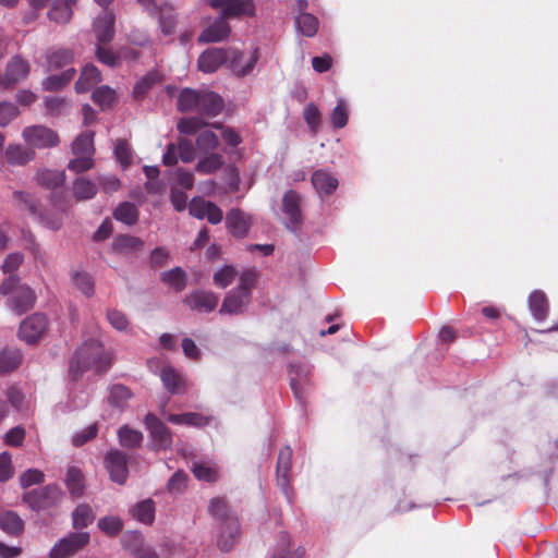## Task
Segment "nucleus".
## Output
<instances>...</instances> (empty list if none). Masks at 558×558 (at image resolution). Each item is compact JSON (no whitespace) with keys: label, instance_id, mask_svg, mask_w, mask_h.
<instances>
[{"label":"nucleus","instance_id":"obj_47","mask_svg":"<svg viewBox=\"0 0 558 558\" xmlns=\"http://www.w3.org/2000/svg\"><path fill=\"white\" fill-rule=\"evenodd\" d=\"M131 397L132 392L126 386L117 384L110 388L108 401L112 407L122 410L126 407V403Z\"/></svg>","mask_w":558,"mask_h":558},{"label":"nucleus","instance_id":"obj_27","mask_svg":"<svg viewBox=\"0 0 558 558\" xmlns=\"http://www.w3.org/2000/svg\"><path fill=\"white\" fill-rule=\"evenodd\" d=\"M76 0H53L51 9L48 11L50 21L58 24H64L70 21L73 14V5Z\"/></svg>","mask_w":558,"mask_h":558},{"label":"nucleus","instance_id":"obj_3","mask_svg":"<svg viewBox=\"0 0 558 558\" xmlns=\"http://www.w3.org/2000/svg\"><path fill=\"white\" fill-rule=\"evenodd\" d=\"M208 512L219 527L217 545L221 551H229L240 536V523L235 513L231 510L226 499L211 498Z\"/></svg>","mask_w":558,"mask_h":558},{"label":"nucleus","instance_id":"obj_46","mask_svg":"<svg viewBox=\"0 0 558 558\" xmlns=\"http://www.w3.org/2000/svg\"><path fill=\"white\" fill-rule=\"evenodd\" d=\"M223 158L218 153H208L204 157H199L196 170L201 173L209 174L221 168Z\"/></svg>","mask_w":558,"mask_h":558},{"label":"nucleus","instance_id":"obj_15","mask_svg":"<svg viewBox=\"0 0 558 558\" xmlns=\"http://www.w3.org/2000/svg\"><path fill=\"white\" fill-rule=\"evenodd\" d=\"M292 464V449L289 446L283 447L277 460V484L281 488L286 498L291 502V487H290V470Z\"/></svg>","mask_w":558,"mask_h":558},{"label":"nucleus","instance_id":"obj_33","mask_svg":"<svg viewBox=\"0 0 558 558\" xmlns=\"http://www.w3.org/2000/svg\"><path fill=\"white\" fill-rule=\"evenodd\" d=\"M95 520V512L87 504H80L72 512V525L75 530H83Z\"/></svg>","mask_w":558,"mask_h":558},{"label":"nucleus","instance_id":"obj_54","mask_svg":"<svg viewBox=\"0 0 558 558\" xmlns=\"http://www.w3.org/2000/svg\"><path fill=\"white\" fill-rule=\"evenodd\" d=\"M192 472L197 480L204 482H215L218 477L217 469L206 463H193Z\"/></svg>","mask_w":558,"mask_h":558},{"label":"nucleus","instance_id":"obj_9","mask_svg":"<svg viewBox=\"0 0 558 558\" xmlns=\"http://www.w3.org/2000/svg\"><path fill=\"white\" fill-rule=\"evenodd\" d=\"M258 49L245 52L236 49H228L227 65L238 77H244L252 73L258 61Z\"/></svg>","mask_w":558,"mask_h":558},{"label":"nucleus","instance_id":"obj_8","mask_svg":"<svg viewBox=\"0 0 558 558\" xmlns=\"http://www.w3.org/2000/svg\"><path fill=\"white\" fill-rule=\"evenodd\" d=\"M89 539L87 532H72L53 545L49 558H70L87 546Z\"/></svg>","mask_w":558,"mask_h":558},{"label":"nucleus","instance_id":"obj_37","mask_svg":"<svg viewBox=\"0 0 558 558\" xmlns=\"http://www.w3.org/2000/svg\"><path fill=\"white\" fill-rule=\"evenodd\" d=\"M0 527L10 535H19L24 530V522L21 517L13 511H5L0 514Z\"/></svg>","mask_w":558,"mask_h":558},{"label":"nucleus","instance_id":"obj_18","mask_svg":"<svg viewBox=\"0 0 558 558\" xmlns=\"http://www.w3.org/2000/svg\"><path fill=\"white\" fill-rule=\"evenodd\" d=\"M301 196L293 190L284 193L282 197V211L288 218L287 227L291 231H296L302 223Z\"/></svg>","mask_w":558,"mask_h":558},{"label":"nucleus","instance_id":"obj_17","mask_svg":"<svg viewBox=\"0 0 558 558\" xmlns=\"http://www.w3.org/2000/svg\"><path fill=\"white\" fill-rule=\"evenodd\" d=\"M29 70V63L26 60L22 59L20 56H14L8 62L0 83L7 88L13 87L27 77Z\"/></svg>","mask_w":558,"mask_h":558},{"label":"nucleus","instance_id":"obj_64","mask_svg":"<svg viewBox=\"0 0 558 558\" xmlns=\"http://www.w3.org/2000/svg\"><path fill=\"white\" fill-rule=\"evenodd\" d=\"M187 475L183 471H177L168 481L167 488L171 494H180L184 490Z\"/></svg>","mask_w":558,"mask_h":558},{"label":"nucleus","instance_id":"obj_5","mask_svg":"<svg viewBox=\"0 0 558 558\" xmlns=\"http://www.w3.org/2000/svg\"><path fill=\"white\" fill-rule=\"evenodd\" d=\"M0 293L8 295L7 304L17 315L31 311L36 302L35 291L29 286L21 283L20 278L14 275L2 281Z\"/></svg>","mask_w":558,"mask_h":558},{"label":"nucleus","instance_id":"obj_11","mask_svg":"<svg viewBox=\"0 0 558 558\" xmlns=\"http://www.w3.org/2000/svg\"><path fill=\"white\" fill-rule=\"evenodd\" d=\"M47 324L46 316L40 313H35L26 317L20 325V339L28 344L36 343L46 331Z\"/></svg>","mask_w":558,"mask_h":558},{"label":"nucleus","instance_id":"obj_43","mask_svg":"<svg viewBox=\"0 0 558 558\" xmlns=\"http://www.w3.org/2000/svg\"><path fill=\"white\" fill-rule=\"evenodd\" d=\"M113 217L128 226H133L138 219L136 206L130 202L121 203L113 211Z\"/></svg>","mask_w":558,"mask_h":558},{"label":"nucleus","instance_id":"obj_2","mask_svg":"<svg viewBox=\"0 0 558 558\" xmlns=\"http://www.w3.org/2000/svg\"><path fill=\"white\" fill-rule=\"evenodd\" d=\"M111 365L110 356L106 352L102 343L90 339L85 341L73 354L70 360V376L72 380H77L86 371H94L96 374H102Z\"/></svg>","mask_w":558,"mask_h":558},{"label":"nucleus","instance_id":"obj_44","mask_svg":"<svg viewBox=\"0 0 558 558\" xmlns=\"http://www.w3.org/2000/svg\"><path fill=\"white\" fill-rule=\"evenodd\" d=\"M318 20L310 13H299L295 17V27L306 37H313L318 31Z\"/></svg>","mask_w":558,"mask_h":558},{"label":"nucleus","instance_id":"obj_58","mask_svg":"<svg viewBox=\"0 0 558 558\" xmlns=\"http://www.w3.org/2000/svg\"><path fill=\"white\" fill-rule=\"evenodd\" d=\"M45 481V474L38 469H28L20 476V485L22 488H28L33 485L41 484Z\"/></svg>","mask_w":558,"mask_h":558},{"label":"nucleus","instance_id":"obj_29","mask_svg":"<svg viewBox=\"0 0 558 558\" xmlns=\"http://www.w3.org/2000/svg\"><path fill=\"white\" fill-rule=\"evenodd\" d=\"M74 53L70 49L59 48L48 52L47 65L49 71H56L71 65Z\"/></svg>","mask_w":558,"mask_h":558},{"label":"nucleus","instance_id":"obj_1","mask_svg":"<svg viewBox=\"0 0 558 558\" xmlns=\"http://www.w3.org/2000/svg\"><path fill=\"white\" fill-rule=\"evenodd\" d=\"M213 9L220 10L219 15L198 36L199 43H218L231 33L228 23L231 19L251 17L255 15L253 0H204Z\"/></svg>","mask_w":558,"mask_h":558},{"label":"nucleus","instance_id":"obj_63","mask_svg":"<svg viewBox=\"0 0 558 558\" xmlns=\"http://www.w3.org/2000/svg\"><path fill=\"white\" fill-rule=\"evenodd\" d=\"M98 433V426L96 423L90 424L89 426L85 427L81 432L76 433L72 437V444L76 447L83 446L87 441L92 440L96 437Z\"/></svg>","mask_w":558,"mask_h":558},{"label":"nucleus","instance_id":"obj_55","mask_svg":"<svg viewBox=\"0 0 558 558\" xmlns=\"http://www.w3.org/2000/svg\"><path fill=\"white\" fill-rule=\"evenodd\" d=\"M98 527L100 531H102L107 535L114 536L118 533H120V531L122 530L123 522L118 517L109 515V517L101 518L98 521Z\"/></svg>","mask_w":558,"mask_h":558},{"label":"nucleus","instance_id":"obj_21","mask_svg":"<svg viewBox=\"0 0 558 558\" xmlns=\"http://www.w3.org/2000/svg\"><path fill=\"white\" fill-rule=\"evenodd\" d=\"M226 226L233 236L244 238L251 226L250 216L239 208H232L227 213Z\"/></svg>","mask_w":558,"mask_h":558},{"label":"nucleus","instance_id":"obj_51","mask_svg":"<svg viewBox=\"0 0 558 558\" xmlns=\"http://www.w3.org/2000/svg\"><path fill=\"white\" fill-rule=\"evenodd\" d=\"M116 93L108 86H100L92 94V99L102 109L109 108L114 101Z\"/></svg>","mask_w":558,"mask_h":558},{"label":"nucleus","instance_id":"obj_48","mask_svg":"<svg viewBox=\"0 0 558 558\" xmlns=\"http://www.w3.org/2000/svg\"><path fill=\"white\" fill-rule=\"evenodd\" d=\"M349 119L348 104L344 99H338L336 107L330 113V123L333 129H342Z\"/></svg>","mask_w":558,"mask_h":558},{"label":"nucleus","instance_id":"obj_31","mask_svg":"<svg viewBox=\"0 0 558 558\" xmlns=\"http://www.w3.org/2000/svg\"><path fill=\"white\" fill-rule=\"evenodd\" d=\"M119 444L126 449L138 448L144 439L143 433L130 427L129 425H122L118 429Z\"/></svg>","mask_w":558,"mask_h":558},{"label":"nucleus","instance_id":"obj_39","mask_svg":"<svg viewBox=\"0 0 558 558\" xmlns=\"http://www.w3.org/2000/svg\"><path fill=\"white\" fill-rule=\"evenodd\" d=\"M22 352L17 349L5 348L0 352V373L15 369L22 362Z\"/></svg>","mask_w":558,"mask_h":558},{"label":"nucleus","instance_id":"obj_24","mask_svg":"<svg viewBox=\"0 0 558 558\" xmlns=\"http://www.w3.org/2000/svg\"><path fill=\"white\" fill-rule=\"evenodd\" d=\"M312 184L319 196L331 195L338 187V179L325 170H317L312 175Z\"/></svg>","mask_w":558,"mask_h":558},{"label":"nucleus","instance_id":"obj_41","mask_svg":"<svg viewBox=\"0 0 558 558\" xmlns=\"http://www.w3.org/2000/svg\"><path fill=\"white\" fill-rule=\"evenodd\" d=\"M201 92L191 88H184L178 98V109L181 112H197Z\"/></svg>","mask_w":558,"mask_h":558},{"label":"nucleus","instance_id":"obj_25","mask_svg":"<svg viewBox=\"0 0 558 558\" xmlns=\"http://www.w3.org/2000/svg\"><path fill=\"white\" fill-rule=\"evenodd\" d=\"M530 312L537 322H544L549 312V302L542 290L533 291L527 300Z\"/></svg>","mask_w":558,"mask_h":558},{"label":"nucleus","instance_id":"obj_38","mask_svg":"<svg viewBox=\"0 0 558 558\" xmlns=\"http://www.w3.org/2000/svg\"><path fill=\"white\" fill-rule=\"evenodd\" d=\"M157 15L159 17L161 32L166 36L171 35L174 32L177 23L174 9L168 3L160 4L157 11Z\"/></svg>","mask_w":558,"mask_h":558},{"label":"nucleus","instance_id":"obj_57","mask_svg":"<svg viewBox=\"0 0 558 558\" xmlns=\"http://www.w3.org/2000/svg\"><path fill=\"white\" fill-rule=\"evenodd\" d=\"M303 116L311 131L313 133H316L322 122V114L318 107L314 104L306 105V107L304 108Z\"/></svg>","mask_w":558,"mask_h":558},{"label":"nucleus","instance_id":"obj_34","mask_svg":"<svg viewBox=\"0 0 558 558\" xmlns=\"http://www.w3.org/2000/svg\"><path fill=\"white\" fill-rule=\"evenodd\" d=\"M160 280L173 288L174 291L181 292L186 287L187 275L181 267H174L173 269L161 272Z\"/></svg>","mask_w":558,"mask_h":558},{"label":"nucleus","instance_id":"obj_60","mask_svg":"<svg viewBox=\"0 0 558 558\" xmlns=\"http://www.w3.org/2000/svg\"><path fill=\"white\" fill-rule=\"evenodd\" d=\"M105 44H98L96 47V57L99 62L114 68L119 64V57L109 48L104 47Z\"/></svg>","mask_w":558,"mask_h":558},{"label":"nucleus","instance_id":"obj_4","mask_svg":"<svg viewBox=\"0 0 558 558\" xmlns=\"http://www.w3.org/2000/svg\"><path fill=\"white\" fill-rule=\"evenodd\" d=\"M257 280V272L254 269L244 270L239 278L236 288L230 290L221 304L220 314L240 315L252 302V291Z\"/></svg>","mask_w":558,"mask_h":558},{"label":"nucleus","instance_id":"obj_36","mask_svg":"<svg viewBox=\"0 0 558 558\" xmlns=\"http://www.w3.org/2000/svg\"><path fill=\"white\" fill-rule=\"evenodd\" d=\"M34 158V151L22 145H9L5 149V159L10 165L23 166Z\"/></svg>","mask_w":558,"mask_h":558},{"label":"nucleus","instance_id":"obj_42","mask_svg":"<svg viewBox=\"0 0 558 558\" xmlns=\"http://www.w3.org/2000/svg\"><path fill=\"white\" fill-rule=\"evenodd\" d=\"M75 74V69L72 66H69L65 69L61 74H54L48 76L44 82L43 86L46 90H59L63 86H65Z\"/></svg>","mask_w":558,"mask_h":558},{"label":"nucleus","instance_id":"obj_16","mask_svg":"<svg viewBox=\"0 0 558 558\" xmlns=\"http://www.w3.org/2000/svg\"><path fill=\"white\" fill-rule=\"evenodd\" d=\"M311 366L304 361L292 362L289 366L290 386L298 400H302L310 384Z\"/></svg>","mask_w":558,"mask_h":558},{"label":"nucleus","instance_id":"obj_62","mask_svg":"<svg viewBox=\"0 0 558 558\" xmlns=\"http://www.w3.org/2000/svg\"><path fill=\"white\" fill-rule=\"evenodd\" d=\"M19 113L20 110L14 104L8 101L0 102V125H8Z\"/></svg>","mask_w":558,"mask_h":558},{"label":"nucleus","instance_id":"obj_20","mask_svg":"<svg viewBox=\"0 0 558 558\" xmlns=\"http://www.w3.org/2000/svg\"><path fill=\"white\" fill-rule=\"evenodd\" d=\"M228 49L209 48L205 50L198 58V69L204 73H214L222 64H227Z\"/></svg>","mask_w":558,"mask_h":558},{"label":"nucleus","instance_id":"obj_6","mask_svg":"<svg viewBox=\"0 0 558 558\" xmlns=\"http://www.w3.org/2000/svg\"><path fill=\"white\" fill-rule=\"evenodd\" d=\"M64 496L62 488L58 484L51 483L25 493L22 500L33 511L39 512L59 507Z\"/></svg>","mask_w":558,"mask_h":558},{"label":"nucleus","instance_id":"obj_50","mask_svg":"<svg viewBox=\"0 0 558 558\" xmlns=\"http://www.w3.org/2000/svg\"><path fill=\"white\" fill-rule=\"evenodd\" d=\"M75 287L86 296H92L95 292V283L89 274L86 271H76L73 275Z\"/></svg>","mask_w":558,"mask_h":558},{"label":"nucleus","instance_id":"obj_14","mask_svg":"<svg viewBox=\"0 0 558 558\" xmlns=\"http://www.w3.org/2000/svg\"><path fill=\"white\" fill-rule=\"evenodd\" d=\"M219 296L213 291L195 290L185 295L183 303L199 313H211L218 305Z\"/></svg>","mask_w":558,"mask_h":558},{"label":"nucleus","instance_id":"obj_32","mask_svg":"<svg viewBox=\"0 0 558 558\" xmlns=\"http://www.w3.org/2000/svg\"><path fill=\"white\" fill-rule=\"evenodd\" d=\"M73 195L76 201H87L96 196L98 187L97 183L81 177L73 182Z\"/></svg>","mask_w":558,"mask_h":558},{"label":"nucleus","instance_id":"obj_45","mask_svg":"<svg viewBox=\"0 0 558 558\" xmlns=\"http://www.w3.org/2000/svg\"><path fill=\"white\" fill-rule=\"evenodd\" d=\"M160 75L156 71L148 72L140 81L136 82L133 88V96L136 99H142L146 94L160 82Z\"/></svg>","mask_w":558,"mask_h":558},{"label":"nucleus","instance_id":"obj_30","mask_svg":"<svg viewBox=\"0 0 558 558\" xmlns=\"http://www.w3.org/2000/svg\"><path fill=\"white\" fill-rule=\"evenodd\" d=\"M142 247L143 241L129 234L116 236L112 243V251L117 254H130L140 251Z\"/></svg>","mask_w":558,"mask_h":558},{"label":"nucleus","instance_id":"obj_26","mask_svg":"<svg viewBox=\"0 0 558 558\" xmlns=\"http://www.w3.org/2000/svg\"><path fill=\"white\" fill-rule=\"evenodd\" d=\"M160 379L165 389L171 395L181 393L185 389L184 378L170 365L161 368Z\"/></svg>","mask_w":558,"mask_h":558},{"label":"nucleus","instance_id":"obj_23","mask_svg":"<svg viewBox=\"0 0 558 558\" xmlns=\"http://www.w3.org/2000/svg\"><path fill=\"white\" fill-rule=\"evenodd\" d=\"M223 108L222 98L214 92H201L197 112L207 116L216 117Z\"/></svg>","mask_w":558,"mask_h":558},{"label":"nucleus","instance_id":"obj_40","mask_svg":"<svg viewBox=\"0 0 558 558\" xmlns=\"http://www.w3.org/2000/svg\"><path fill=\"white\" fill-rule=\"evenodd\" d=\"M94 135L93 131H85L81 133L72 144L73 154L93 156L95 153Z\"/></svg>","mask_w":558,"mask_h":558},{"label":"nucleus","instance_id":"obj_12","mask_svg":"<svg viewBox=\"0 0 558 558\" xmlns=\"http://www.w3.org/2000/svg\"><path fill=\"white\" fill-rule=\"evenodd\" d=\"M105 465L110 478L117 484H124L128 480V456L118 449H112L105 457Z\"/></svg>","mask_w":558,"mask_h":558},{"label":"nucleus","instance_id":"obj_49","mask_svg":"<svg viewBox=\"0 0 558 558\" xmlns=\"http://www.w3.org/2000/svg\"><path fill=\"white\" fill-rule=\"evenodd\" d=\"M218 136L210 130L202 131L196 138L197 149L203 154L214 151L218 147Z\"/></svg>","mask_w":558,"mask_h":558},{"label":"nucleus","instance_id":"obj_52","mask_svg":"<svg viewBox=\"0 0 558 558\" xmlns=\"http://www.w3.org/2000/svg\"><path fill=\"white\" fill-rule=\"evenodd\" d=\"M207 123L199 117L183 118L178 122L181 134L192 135L203 129Z\"/></svg>","mask_w":558,"mask_h":558},{"label":"nucleus","instance_id":"obj_22","mask_svg":"<svg viewBox=\"0 0 558 558\" xmlns=\"http://www.w3.org/2000/svg\"><path fill=\"white\" fill-rule=\"evenodd\" d=\"M64 483L70 496L73 499L80 498L85 492V477L82 470L71 465L66 470Z\"/></svg>","mask_w":558,"mask_h":558},{"label":"nucleus","instance_id":"obj_10","mask_svg":"<svg viewBox=\"0 0 558 558\" xmlns=\"http://www.w3.org/2000/svg\"><path fill=\"white\" fill-rule=\"evenodd\" d=\"M146 429L151 438V449L155 451L169 449L172 445L170 429L153 413L146 414L144 418Z\"/></svg>","mask_w":558,"mask_h":558},{"label":"nucleus","instance_id":"obj_28","mask_svg":"<svg viewBox=\"0 0 558 558\" xmlns=\"http://www.w3.org/2000/svg\"><path fill=\"white\" fill-rule=\"evenodd\" d=\"M101 81L100 71L94 64H86L75 83L77 93H86Z\"/></svg>","mask_w":558,"mask_h":558},{"label":"nucleus","instance_id":"obj_59","mask_svg":"<svg viewBox=\"0 0 558 558\" xmlns=\"http://www.w3.org/2000/svg\"><path fill=\"white\" fill-rule=\"evenodd\" d=\"M94 167L93 156L88 155H76V158L70 160L68 169L75 173L85 172Z\"/></svg>","mask_w":558,"mask_h":558},{"label":"nucleus","instance_id":"obj_7","mask_svg":"<svg viewBox=\"0 0 558 558\" xmlns=\"http://www.w3.org/2000/svg\"><path fill=\"white\" fill-rule=\"evenodd\" d=\"M36 180L39 185L53 190L51 195L53 205L60 210H65L68 206L65 201L66 193L62 189L58 190L62 187L65 181L64 171L50 169L39 170L36 174Z\"/></svg>","mask_w":558,"mask_h":558},{"label":"nucleus","instance_id":"obj_53","mask_svg":"<svg viewBox=\"0 0 558 558\" xmlns=\"http://www.w3.org/2000/svg\"><path fill=\"white\" fill-rule=\"evenodd\" d=\"M236 274L233 266H225L214 274V283L218 288L225 289L233 282Z\"/></svg>","mask_w":558,"mask_h":558},{"label":"nucleus","instance_id":"obj_56","mask_svg":"<svg viewBox=\"0 0 558 558\" xmlns=\"http://www.w3.org/2000/svg\"><path fill=\"white\" fill-rule=\"evenodd\" d=\"M106 317L111 327L118 331H125L129 327L126 315L117 308L107 310Z\"/></svg>","mask_w":558,"mask_h":558},{"label":"nucleus","instance_id":"obj_13","mask_svg":"<svg viewBox=\"0 0 558 558\" xmlns=\"http://www.w3.org/2000/svg\"><path fill=\"white\" fill-rule=\"evenodd\" d=\"M23 138L32 146L38 148L52 147L58 145V134L43 125L27 126L23 130Z\"/></svg>","mask_w":558,"mask_h":558},{"label":"nucleus","instance_id":"obj_61","mask_svg":"<svg viewBox=\"0 0 558 558\" xmlns=\"http://www.w3.org/2000/svg\"><path fill=\"white\" fill-rule=\"evenodd\" d=\"M114 156L123 168L128 167L131 162V147L124 140H119L114 146Z\"/></svg>","mask_w":558,"mask_h":558},{"label":"nucleus","instance_id":"obj_19","mask_svg":"<svg viewBox=\"0 0 558 558\" xmlns=\"http://www.w3.org/2000/svg\"><path fill=\"white\" fill-rule=\"evenodd\" d=\"M114 23V14L108 10H105L95 19L93 28L98 44H108L113 39L116 34Z\"/></svg>","mask_w":558,"mask_h":558},{"label":"nucleus","instance_id":"obj_35","mask_svg":"<svg viewBox=\"0 0 558 558\" xmlns=\"http://www.w3.org/2000/svg\"><path fill=\"white\" fill-rule=\"evenodd\" d=\"M130 513L140 522L150 524L155 519V502L151 499L142 500L130 509Z\"/></svg>","mask_w":558,"mask_h":558}]
</instances>
